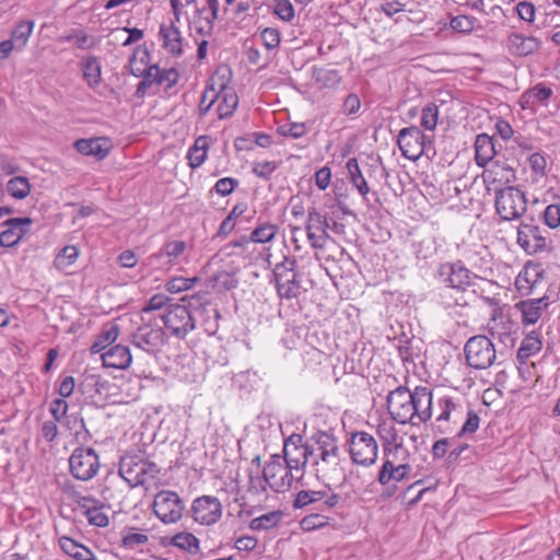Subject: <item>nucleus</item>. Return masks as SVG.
<instances>
[{
	"mask_svg": "<svg viewBox=\"0 0 560 560\" xmlns=\"http://www.w3.org/2000/svg\"><path fill=\"white\" fill-rule=\"evenodd\" d=\"M337 439L318 431L312 436L311 468L318 480L336 485L346 478Z\"/></svg>",
	"mask_w": 560,
	"mask_h": 560,
	"instance_id": "1",
	"label": "nucleus"
},
{
	"mask_svg": "<svg viewBox=\"0 0 560 560\" xmlns=\"http://www.w3.org/2000/svg\"><path fill=\"white\" fill-rule=\"evenodd\" d=\"M160 467L141 454H126L119 464V475L130 488L144 486L158 479Z\"/></svg>",
	"mask_w": 560,
	"mask_h": 560,
	"instance_id": "2",
	"label": "nucleus"
},
{
	"mask_svg": "<svg viewBox=\"0 0 560 560\" xmlns=\"http://www.w3.org/2000/svg\"><path fill=\"white\" fill-rule=\"evenodd\" d=\"M273 277L280 299L292 300L301 294L298 261L294 258L284 257L281 262L276 264Z\"/></svg>",
	"mask_w": 560,
	"mask_h": 560,
	"instance_id": "3",
	"label": "nucleus"
},
{
	"mask_svg": "<svg viewBox=\"0 0 560 560\" xmlns=\"http://www.w3.org/2000/svg\"><path fill=\"white\" fill-rule=\"evenodd\" d=\"M464 353L468 365L476 370L490 368L497 359L493 342L483 335L470 337L465 343Z\"/></svg>",
	"mask_w": 560,
	"mask_h": 560,
	"instance_id": "4",
	"label": "nucleus"
},
{
	"mask_svg": "<svg viewBox=\"0 0 560 560\" xmlns=\"http://www.w3.org/2000/svg\"><path fill=\"white\" fill-rule=\"evenodd\" d=\"M340 502V495L330 490H301L295 494L292 506L306 512H330Z\"/></svg>",
	"mask_w": 560,
	"mask_h": 560,
	"instance_id": "5",
	"label": "nucleus"
},
{
	"mask_svg": "<svg viewBox=\"0 0 560 560\" xmlns=\"http://www.w3.org/2000/svg\"><path fill=\"white\" fill-rule=\"evenodd\" d=\"M312 439L307 443H303L300 434H292L285 439L283 444L284 457L282 460L287 466L301 478L304 475V468L308 464L311 466Z\"/></svg>",
	"mask_w": 560,
	"mask_h": 560,
	"instance_id": "6",
	"label": "nucleus"
},
{
	"mask_svg": "<svg viewBox=\"0 0 560 560\" xmlns=\"http://www.w3.org/2000/svg\"><path fill=\"white\" fill-rule=\"evenodd\" d=\"M527 209L523 191L509 186L495 191V210L501 219L510 221L521 218Z\"/></svg>",
	"mask_w": 560,
	"mask_h": 560,
	"instance_id": "7",
	"label": "nucleus"
},
{
	"mask_svg": "<svg viewBox=\"0 0 560 560\" xmlns=\"http://www.w3.org/2000/svg\"><path fill=\"white\" fill-rule=\"evenodd\" d=\"M349 453L354 464L364 467L372 466L378 457L377 441L365 431L353 432L349 440Z\"/></svg>",
	"mask_w": 560,
	"mask_h": 560,
	"instance_id": "8",
	"label": "nucleus"
},
{
	"mask_svg": "<svg viewBox=\"0 0 560 560\" xmlns=\"http://www.w3.org/2000/svg\"><path fill=\"white\" fill-rule=\"evenodd\" d=\"M161 319L170 334L178 339H184L196 327L191 312L183 304L167 305Z\"/></svg>",
	"mask_w": 560,
	"mask_h": 560,
	"instance_id": "9",
	"label": "nucleus"
},
{
	"mask_svg": "<svg viewBox=\"0 0 560 560\" xmlns=\"http://www.w3.org/2000/svg\"><path fill=\"white\" fill-rule=\"evenodd\" d=\"M69 467L73 478L89 481L98 474L100 457L92 447H77L69 457Z\"/></svg>",
	"mask_w": 560,
	"mask_h": 560,
	"instance_id": "10",
	"label": "nucleus"
},
{
	"mask_svg": "<svg viewBox=\"0 0 560 560\" xmlns=\"http://www.w3.org/2000/svg\"><path fill=\"white\" fill-rule=\"evenodd\" d=\"M152 509L154 515L163 524L168 525L182 518L185 505L177 492L161 490L154 495Z\"/></svg>",
	"mask_w": 560,
	"mask_h": 560,
	"instance_id": "11",
	"label": "nucleus"
},
{
	"mask_svg": "<svg viewBox=\"0 0 560 560\" xmlns=\"http://www.w3.org/2000/svg\"><path fill=\"white\" fill-rule=\"evenodd\" d=\"M412 401L411 390L407 387L399 386L389 392L386 405L392 419L399 424L417 425Z\"/></svg>",
	"mask_w": 560,
	"mask_h": 560,
	"instance_id": "12",
	"label": "nucleus"
},
{
	"mask_svg": "<svg viewBox=\"0 0 560 560\" xmlns=\"http://www.w3.org/2000/svg\"><path fill=\"white\" fill-rule=\"evenodd\" d=\"M439 413L436 416V428L441 434L452 433L454 428L465 416V408L459 399L451 396H442L436 401Z\"/></svg>",
	"mask_w": 560,
	"mask_h": 560,
	"instance_id": "13",
	"label": "nucleus"
},
{
	"mask_svg": "<svg viewBox=\"0 0 560 560\" xmlns=\"http://www.w3.org/2000/svg\"><path fill=\"white\" fill-rule=\"evenodd\" d=\"M262 472L269 481V488L276 492L287 491L291 488L293 480L301 479V474L295 475L280 455H272L265 465Z\"/></svg>",
	"mask_w": 560,
	"mask_h": 560,
	"instance_id": "14",
	"label": "nucleus"
},
{
	"mask_svg": "<svg viewBox=\"0 0 560 560\" xmlns=\"http://www.w3.org/2000/svg\"><path fill=\"white\" fill-rule=\"evenodd\" d=\"M165 341V332L162 327L151 322L143 323L131 335V343L148 354L158 353Z\"/></svg>",
	"mask_w": 560,
	"mask_h": 560,
	"instance_id": "15",
	"label": "nucleus"
},
{
	"mask_svg": "<svg viewBox=\"0 0 560 560\" xmlns=\"http://www.w3.org/2000/svg\"><path fill=\"white\" fill-rule=\"evenodd\" d=\"M222 503L213 495H200L196 498L190 506L192 520L203 526L217 524L222 517Z\"/></svg>",
	"mask_w": 560,
	"mask_h": 560,
	"instance_id": "16",
	"label": "nucleus"
},
{
	"mask_svg": "<svg viewBox=\"0 0 560 560\" xmlns=\"http://www.w3.org/2000/svg\"><path fill=\"white\" fill-rule=\"evenodd\" d=\"M424 133L417 126L402 128L397 137L401 154L411 161H417L424 152Z\"/></svg>",
	"mask_w": 560,
	"mask_h": 560,
	"instance_id": "17",
	"label": "nucleus"
},
{
	"mask_svg": "<svg viewBox=\"0 0 560 560\" xmlns=\"http://www.w3.org/2000/svg\"><path fill=\"white\" fill-rule=\"evenodd\" d=\"M517 244L528 255L544 252L548 247L547 237L540 228L533 223H521L517 228Z\"/></svg>",
	"mask_w": 560,
	"mask_h": 560,
	"instance_id": "18",
	"label": "nucleus"
},
{
	"mask_svg": "<svg viewBox=\"0 0 560 560\" xmlns=\"http://www.w3.org/2000/svg\"><path fill=\"white\" fill-rule=\"evenodd\" d=\"M327 229L328 222L326 215L322 214L316 208L308 209L305 230L307 240L313 248L322 249L326 246L329 238Z\"/></svg>",
	"mask_w": 560,
	"mask_h": 560,
	"instance_id": "19",
	"label": "nucleus"
},
{
	"mask_svg": "<svg viewBox=\"0 0 560 560\" xmlns=\"http://www.w3.org/2000/svg\"><path fill=\"white\" fill-rule=\"evenodd\" d=\"M186 248L187 244L184 241H168L163 244L159 252L149 257V264L158 269L168 270L177 264Z\"/></svg>",
	"mask_w": 560,
	"mask_h": 560,
	"instance_id": "20",
	"label": "nucleus"
},
{
	"mask_svg": "<svg viewBox=\"0 0 560 560\" xmlns=\"http://www.w3.org/2000/svg\"><path fill=\"white\" fill-rule=\"evenodd\" d=\"M440 280L448 288L465 291L471 284L470 271L460 262H446L439 268Z\"/></svg>",
	"mask_w": 560,
	"mask_h": 560,
	"instance_id": "21",
	"label": "nucleus"
},
{
	"mask_svg": "<svg viewBox=\"0 0 560 560\" xmlns=\"http://www.w3.org/2000/svg\"><path fill=\"white\" fill-rule=\"evenodd\" d=\"M32 223L33 220L28 217L12 218L4 221L2 225L5 226V230L0 233V246H15L28 233Z\"/></svg>",
	"mask_w": 560,
	"mask_h": 560,
	"instance_id": "22",
	"label": "nucleus"
},
{
	"mask_svg": "<svg viewBox=\"0 0 560 560\" xmlns=\"http://www.w3.org/2000/svg\"><path fill=\"white\" fill-rule=\"evenodd\" d=\"M544 280V270L539 265L527 262L515 278V288L521 295H530Z\"/></svg>",
	"mask_w": 560,
	"mask_h": 560,
	"instance_id": "23",
	"label": "nucleus"
},
{
	"mask_svg": "<svg viewBox=\"0 0 560 560\" xmlns=\"http://www.w3.org/2000/svg\"><path fill=\"white\" fill-rule=\"evenodd\" d=\"M412 405L415 412V421L417 425L427 423L433 415V395L432 390L427 386H417L411 390Z\"/></svg>",
	"mask_w": 560,
	"mask_h": 560,
	"instance_id": "24",
	"label": "nucleus"
},
{
	"mask_svg": "<svg viewBox=\"0 0 560 560\" xmlns=\"http://www.w3.org/2000/svg\"><path fill=\"white\" fill-rule=\"evenodd\" d=\"M215 88L217 93H220L217 100L219 101L217 114L220 119H224L233 115L235 112L238 105V96L232 88L228 86L224 77H215Z\"/></svg>",
	"mask_w": 560,
	"mask_h": 560,
	"instance_id": "25",
	"label": "nucleus"
},
{
	"mask_svg": "<svg viewBox=\"0 0 560 560\" xmlns=\"http://www.w3.org/2000/svg\"><path fill=\"white\" fill-rule=\"evenodd\" d=\"M89 524L97 527H106L109 523L107 514L103 511L104 505L93 497H80L77 501Z\"/></svg>",
	"mask_w": 560,
	"mask_h": 560,
	"instance_id": "26",
	"label": "nucleus"
},
{
	"mask_svg": "<svg viewBox=\"0 0 560 560\" xmlns=\"http://www.w3.org/2000/svg\"><path fill=\"white\" fill-rule=\"evenodd\" d=\"M549 304V298L544 295L539 299L521 301L515 304V307L521 312L524 325H534L541 318L544 311Z\"/></svg>",
	"mask_w": 560,
	"mask_h": 560,
	"instance_id": "27",
	"label": "nucleus"
},
{
	"mask_svg": "<svg viewBox=\"0 0 560 560\" xmlns=\"http://www.w3.org/2000/svg\"><path fill=\"white\" fill-rule=\"evenodd\" d=\"M176 23L175 20L168 24L162 23L160 25L159 37L165 50L175 57H179L183 54V37Z\"/></svg>",
	"mask_w": 560,
	"mask_h": 560,
	"instance_id": "28",
	"label": "nucleus"
},
{
	"mask_svg": "<svg viewBox=\"0 0 560 560\" xmlns=\"http://www.w3.org/2000/svg\"><path fill=\"white\" fill-rule=\"evenodd\" d=\"M103 365L117 370H127L132 362V355L129 347L116 345L101 354Z\"/></svg>",
	"mask_w": 560,
	"mask_h": 560,
	"instance_id": "29",
	"label": "nucleus"
},
{
	"mask_svg": "<svg viewBox=\"0 0 560 560\" xmlns=\"http://www.w3.org/2000/svg\"><path fill=\"white\" fill-rule=\"evenodd\" d=\"M73 145L79 153L95 156L97 160L105 159L110 149L106 138L79 139Z\"/></svg>",
	"mask_w": 560,
	"mask_h": 560,
	"instance_id": "30",
	"label": "nucleus"
},
{
	"mask_svg": "<svg viewBox=\"0 0 560 560\" xmlns=\"http://www.w3.org/2000/svg\"><path fill=\"white\" fill-rule=\"evenodd\" d=\"M497 151L494 148V140L487 133H480L475 140V161L479 167H485L493 160Z\"/></svg>",
	"mask_w": 560,
	"mask_h": 560,
	"instance_id": "31",
	"label": "nucleus"
},
{
	"mask_svg": "<svg viewBox=\"0 0 560 560\" xmlns=\"http://www.w3.org/2000/svg\"><path fill=\"white\" fill-rule=\"evenodd\" d=\"M540 43L533 36H524L518 33H512L508 37V47L511 54L516 56H527L538 50Z\"/></svg>",
	"mask_w": 560,
	"mask_h": 560,
	"instance_id": "32",
	"label": "nucleus"
},
{
	"mask_svg": "<svg viewBox=\"0 0 560 560\" xmlns=\"http://www.w3.org/2000/svg\"><path fill=\"white\" fill-rule=\"evenodd\" d=\"M410 470L411 467L408 463H399L394 465L389 462H383L377 475V481L382 486H386L392 481L398 482L404 480Z\"/></svg>",
	"mask_w": 560,
	"mask_h": 560,
	"instance_id": "33",
	"label": "nucleus"
},
{
	"mask_svg": "<svg viewBox=\"0 0 560 560\" xmlns=\"http://www.w3.org/2000/svg\"><path fill=\"white\" fill-rule=\"evenodd\" d=\"M119 326L114 323L105 325L91 346L92 353H103L119 337Z\"/></svg>",
	"mask_w": 560,
	"mask_h": 560,
	"instance_id": "34",
	"label": "nucleus"
},
{
	"mask_svg": "<svg viewBox=\"0 0 560 560\" xmlns=\"http://www.w3.org/2000/svg\"><path fill=\"white\" fill-rule=\"evenodd\" d=\"M376 433L382 442L383 448L405 446L402 435L399 434L396 427L390 422H380L376 428Z\"/></svg>",
	"mask_w": 560,
	"mask_h": 560,
	"instance_id": "35",
	"label": "nucleus"
},
{
	"mask_svg": "<svg viewBox=\"0 0 560 560\" xmlns=\"http://www.w3.org/2000/svg\"><path fill=\"white\" fill-rule=\"evenodd\" d=\"M214 19L210 18L206 8H196L191 20L189 21L191 30L202 37L211 36L214 27Z\"/></svg>",
	"mask_w": 560,
	"mask_h": 560,
	"instance_id": "36",
	"label": "nucleus"
},
{
	"mask_svg": "<svg viewBox=\"0 0 560 560\" xmlns=\"http://www.w3.org/2000/svg\"><path fill=\"white\" fill-rule=\"evenodd\" d=\"M59 546L65 553L75 560H95V556L91 549L68 536H61L59 538Z\"/></svg>",
	"mask_w": 560,
	"mask_h": 560,
	"instance_id": "37",
	"label": "nucleus"
},
{
	"mask_svg": "<svg viewBox=\"0 0 560 560\" xmlns=\"http://www.w3.org/2000/svg\"><path fill=\"white\" fill-rule=\"evenodd\" d=\"M312 78L317 84L326 89H336L342 80L338 70L317 66L312 68Z\"/></svg>",
	"mask_w": 560,
	"mask_h": 560,
	"instance_id": "38",
	"label": "nucleus"
},
{
	"mask_svg": "<svg viewBox=\"0 0 560 560\" xmlns=\"http://www.w3.org/2000/svg\"><path fill=\"white\" fill-rule=\"evenodd\" d=\"M209 149V139L206 136H200L195 140L192 147L189 148L187 152L188 165L191 168H197L201 166L208 154Z\"/></svg>",
	"mask_w": 560,
	"mask_h": 560,
	"instance_id": "39",
	"label": "nucleus"
},
{
	"mask_svg": "<svg viewBox=\"0 0 560 560\" xmlns=\"http://www.w3.org/2000/svg\"><path fill=\"white\" fill-rule=\"evenodd\" d=\"M34 26L35 23L32 20H23L16 23L10 38L16 47V51H22L26 47Z\"/></svg>",
	"mask_w": 560,
	"mask_h": 560,
	"instance_id": "40",
	"label": "nucleus"
},
{
	"mask_svg": "<svg viewBox=\"0 0 560 560\" xmlns=\"http://www.w3.org/2000/svg\"><path fill=\"white\" fill-rule=\"evenodd\" d=\"M283 518L282 511H271L260 516L254 517L249 522V528L253 532L270 530L279 525Z\"/></svg>",
	"mask_w": 560,
	"mask_h": 560,
	"instance_id": "41",
	"label": "nucleus"
},
{
	"mask_svg": "<svg viewBox=\"0 0 560 560\" xmlns=\"http://www.w3.org/2000/svg\"><path fill=\"white\" fill-rule=\"evenodd\" d=\"M346 167L351 184L358 189L359 194L365 198L370 192V187L360 170L358 160L355 158L349 159Z\"/></svg>",
	"mask_w": 560,
	"mask_h": 560,
	"instance_id": "42",
	"label": "nucleus"
},
{
	"mask_svg": "<svg viewBox=\"0 0 560 560\" xmlns=\"http://www.w3.org/2000/svg\"><path fill=\"white\" fill-rule=\"evenodd\" d=\"M541 347L539 332L533 330L522 340L521 347L517 350V359L527 360L529 357L538 353Z\"/></svg>",
	"mask_w": 560,
	"mask_h": 560,
	"instance_id": "43",
	"label": "nucleus"
},
{
	"mask_svg": "<svg viewBox=\"0 0 560 560\" xmlns=\"http://www.w3.org/2000/svg\"><path fill=\"white\" fill-rule=\"evenodd\" d=\"M32 186L25 176H14L5 185L7 192L16 200H23L31 194Z\"/></svg>",
	"mask_w": 560,
	"mask_h": 560,
	"instance_id": "44",
	"label": "nucleus"
},
{
	"mask_svg": "<svg viewBox=\"0 0 560 560\" xmlns=\"http://www.w3.org/2000/svg\"><path fill=\"white\" fill-rule=\"evenodd\" d=\"M278 231V225L269 222H262L252 231L249 240H252L253 243L266 244L275 240Z\"/></svg>",
	"mask_w": 560,
	"mask_h": 560,
	"instance_id": "45",
	"label": "nucleus"
},
{
	"mask_svg": "<svg viewBox=\"0 0 560 560\" xmlns=\"http://www.w3.org/2000/svg\"><path fill=\"white\" fill-rule=\"evenodd\" d=\"M83 78L92 89L96 88L101 81V65L96 57H89L82 66Z\"/></svg>",
	"mask_w": 560,
	"mask_h": 560,
	"instance_id": "46",
	"label": "nucleus"
},
{
	"mask_svg": "<svg viewBox=\"0 0 560 560\" xmlns=\"http://www.w3.org/2000/svg\"><path fill=\"white\" fill-rule=\"evenodd\" d=\"M479 24V21L471 15L467 14H457L455 16H451L450 19V28L459 34H469L475 27Z\"/></svg>",
	"mask_w": 560,
	"mask_h": 560,
	"instance_id": "47",
	"label": "nucleus"
},
{
	"mask_svg": "<svg viewBox=\"0 0 560 560\" xmlns=\"http://www.w3.org/2000/svg\"><path fill=\"white\" fill-rule=\"evenodd\" d=\"M552 94L553 92L551 88L546 86L542 83H538L522 95V107L525 108L529 100H535L539 103H546L552 96Z\"/></svg>",
	"mask_w": 560,
	"mask_h": 560,
	"instance_id": "48",
	"label": "nucleus"
},
{
	"mask_svg": "<svg viewBox=\"0 0 560 560\" xmlns=\"http://www.w3.org/2000/svg\"><path fill=\"white\" fill-rule=\"evenodd\" d=\"M327 512H308L301 521L300 527L304 532H312L325 527L329 523Z\"/></svg>",
	"mask_w": 560,
	"mask_h": 560,
	"instance_id": "49",
	"label": "nucleus"
},
{
	"mask_svg": "<svg viewBox=\"0 0 560 560\" xmlns=\"http://www.w3.org/2000/svg\"><path fill=\"white\" fill-rule=\"evenodd\" d=\"M219 95H220V93H217V88H215V77H213L202 93V96H201V100H200V103L198 106L200 116H206L210 112L211 107L217 102Z\"/></svg>",
	"mask_w": 560,
	"mask_h": 560,
	"instance_id": "50",
	"label": "nucleus"
},
{
	"mask_svg": "<svg viewBox=\"0 0 560 560\" xmlns=\"http://www.w3.org/2000/svg\"><path fill=\"white\" fill-rule=\"evenodd\" d=\"M172 545L190 553H197L199 551L198 538L187 532L176 534L172 538Z\"/></svg>",
	"mask_w": 560,
	"mask_h": 560,
	"instance_id": "51",
	"label": "nucleus"
},
{
	"mask_svg": "<svg viewBox=\"0 0 560 560\" xmlns=\"http://www.w3.org/2000/svg\"><path fill=\"white\" fill-rule=\"evenodd\" d=\"M439 106L435 103L427 104L421 110V126L429 131L436 128L439 121Z\"/></svg>",
	"mask_w": 560,
	"mask_h": 560,
	"instance_id": "52",
	"label": "nucleus"
},
{
	"mask_svg": "<svg viewBox=\"0 0 560 560\" xmlns=\"http://www.w3.org/2000/svg\"><path fill=\"white\" fill-rule=\"evenodd\" d=\"M130 67H131V73L135 77H141L143 75L142 81H147V84L149 88H151L153 84L158 85V75L160 73V68L158 66H150L148 68H137L136 67V58L133 57L130 60Z\"/></svg>",
	"mask_w": 560,
	"mask_h": 560,
	"instance_id": "53",
	"label": "nucleus"
},
{
	"mask_svg": "<svg viewBox=\"0 0 560 560\" xmlns=\"http://www.w3.org/2000/svg\"><path fill=\"white\" fill-rule=\"evenodd\" d=\"M272 13L285 23H291L295 18V10L290 0H275Z\"/></svg>",
	"mask_w": 560,
	"mask_h": 560,
	"instance_id": "54",
	"label": "nucleus"
},
{
	"mask_svg": "<svg viewBox=\"0 0 560 560\" xmlns=\"http://www.w3.org/2000/svg\"><path fill=\"white\" fill-rule=\"evenodd\" d=\"M72 40L79 49H89L94 44L91 37L81 30H74L71 34L59 37V42L61 43H69Z\"/></svg>",
	"mask_w": 560,
	"mask_h": 560,
	"instance_id": "55",
	"label": "nucleus"
},
{
	"mask_svg": "<svg viewBox=\"0 0 560 560\" xmlns=\"http://www.w3.org/2000/svg\"><path fill=\"white\" fill-rule=\"evenodd\" d=\"M278 133L283 137H290L292 139H300L306 135L308 127L305 122H289L279 126L277 129Z\"/></svg>",
	"mask_w": 560,
	"mask_h": 560,
	"instance_id": "56",
	"label": "nucleus"
},
{
	"mask_svg": "<svg viewBox=\"0 0 560 560\" xmlns=\"http://www.w3.org/2000/svg\"><path fill=\"white\" fill-rule=\"evenodd\" d=\"M199 281V278H185V277H175L171 279L166 283V290L171 293H179L186 290H189L194 287L196 282Z\"/></svg>",
	"mask_w": 560,
	"mask_h": 560,
	"instance_id": "57",
	"label": "nucleus"
},
{
	"mask_svg": "<svg viewBox=\"0 0 560 560\" xmlns=\"http://www.w3.org/2000/svg\"><path fill=\"white\" fill-rule=\"evenodd\" d=\"M383 462H389L394 465L408 463L409 452L405 446L383 448Z\"/></svg>",
	"mask_w": 560,
	"mask_h": 560,
	"instance_id": "58",
	"label": "nucleus"
},
{
	"mask_svg": "<svg viewBox=\"0 0 560 560\" xmlns=\"http://www.w3.org/2000/svg\"><path fill=\"white\" fill-rule=\"evenodd\" d=\"M278 167L276 161H256L253 163V173L259 178L269 179Z\"/></svg>",
	"mask_w": 560,
	"mask_h": 560,
	"instance_id": "59",
	"label": "nucleus"
},
{
	"mask_svg": "<svg viewBox=\"0 0 560 560\" xmlns=\"http://www.w3.org/2000/svg\"><path fill=\"white\" fill-rule=\"evenodd\" d=\"M148 540H149L148 535H145L143 533L132 532L131 529L126 530L121 537L122 546L128 549H133L138 546H142V545L147 544Z\"/></svg>",
	"mask_w": 560,
	"mask_h": 560,
	"instance_id": "60",
	"label": "nucleus"
},
{
	"mask_svg": "<svg viewBox=\"0 0 560 560\" xmlns=\"http://www.w3.org/2000/svg\"><path fill=\"white\" fill-rule=\"evenodd\" d=\"M260 39L267 49H275L280 45V32L275 27H266L260 32Z\"/></svg>",
	"mask_w": 560,
	"mask_h": 560,
	"instance_id": "61",
	"label": "nucleus"
},
{
	"mask_svg": "<svg viewBox=\"0 0 560 560\" xmlns=\"http://www.w3.org/2000/svg\"><path fill=\"white\" fill-rule=\"evenodd\" d=\"M360 108H361L360 97L354 93H350L346 96V98L342 103L341 113L345 116L353 117V116H358Z\"/></svg>",
	"mask_w": 560,
	"mask_h": 560,
	"instance_id": "62",
	"label": "nucleus"
},
{
	"mask_svg": "<svg viewBox=\"0 0 560 560\" xmlns=\"http://www.w3.org/2000/svg\"><path fill=\"white\" fill-rule=\"evenodd\" d=\"M240 182L233 177H223L220 178L215 185L213 186V190L222 196L226 197L233 192V190L238 186Z\"/></svg>",
	"mask_w": 560,
	"mask_h": 560,
	"instance_id": "63",
	"label": "nucleus"
},
{
	"mask_svg": "<svg viewBox=\"0 0 560 560\" xmlns=\"http://www.w3.org/2000/svg\"><path fill=\"white\" fill-rule=\"evenodd\" d=\"M545 223L551 228L556 229L560 225V205L551 203L549 205L544 212Z\"/></svg>",
	"mask_w": 560,
	"mask_h": 560,
	"instance_id": "64",
	"label": "nucleus"
}]
</instances>
